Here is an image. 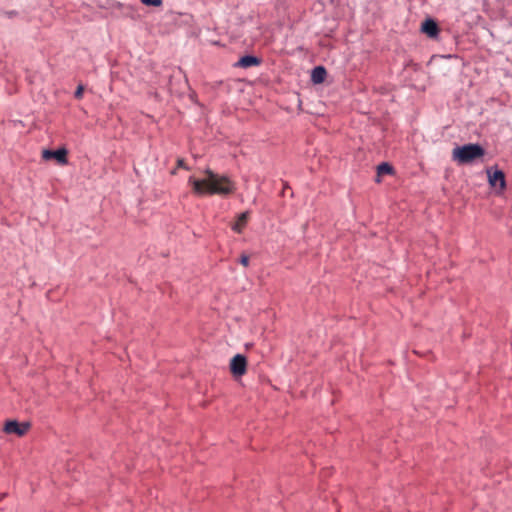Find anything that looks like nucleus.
I'll use <instances>...</instances> for the list:
<instances>
[{
    "instance_id": "6",
    "label": "nucleus",
    "mask_w": 512,
    "mask_h": 512,
    "mask_svg": "<svg viewBox=\"0 0 512 512\" xmlns=\"http://www.w3.org/2000/svg\"><path fill=\"white\" fill-rule=\"evenodd\" d=\"M489 183L491 186L499 185L501 189L505 188V175L500 170H495L494 172L488 171Z\"/></svg>"
},
{
    "instance_id": "12",
    "label": "nucleus",
    "mask_w": 512,
    "mask_h": 512,
    "mask_svg": "<svg viewBox=\"0 0 512 512\" xmlns=\"http://www.w3.org/2000/svg\"><path fill=\"white\" fill-rule=\"evenodd\" d=\"M147 6L159 7L162 5V0H141Z\"/></svg>"
},
{
    "instance_id": "10",
    "label": "nucleus",
    "mask_w": 512,
    "mask_h": 512,
    "mask_svg": "<svg viewBox=\"0 0 512 512\" xmlns=\"http://www.w3.org/2000/svg\"><path fill=\"white\" fill-rule=\"evenodd\" d=\"M326 75V69L323 66H317L312 70L311 80L315 84H320L325 80Z\"/></svg>"
},
{
    "instance_id": "14",
    "label": "nucleus",
    "mask_w": 512,
    "mask_h": 512,
    "mask_svg": "<svg viewBox=\"0 0 512 512\" xmlns=\"http://www.w3.org/2000/svg\"><path fill=\"white\" fill-rule=\"evenodd\" d=\"M249 256L246 255V254H242L240 256V263L244 266V267H248L249 266Z\"/></svg>"
},
{
    "instance_id": "1",
    "label": "nucleus",
    "mask_w": 512,
    "mask_h": 512,
    "mask_svg": "<svg viewBox=\"0 0 512 512\" xmlns=\"http://www.w3.org/2000/svg\"><path fill=\"white\" fill-rule=\"evenodd\" d=\"M188 183L192 186V191L197 196L220 195L226 196L235 192V183L227 176L220 175L210 169L204 171V177L197 179L189 177Z\"/></svg>"
},
{
    "instance_id": "13",
    "label": "nucleus",
    "mask_w": 512,
    "mask_h": 512,
    "mask_svg": "<svg viewBox=\"0 0 512 512\" xmlns=\"http://www.w3.org/2000/svg\"><path fill=\"white\" fill-rule=\"evenodd\" d=\"M83 92H84V86L83 85H79L75 91V98L77 99H81L82 96H83Z\"/></svg>"
},
{
    "instance_id": "9",
    "label": "nucleus",
    "mask_w": 512,
    "mask_h": 512,
    "mask_svg": "<svg viewBox=\"0 0 512 512\" xmlns=\"http://www.w3.org/2000/svg\"><path fill=\"white\" fill-rule=\"evenodd\" d=\"M260 62H261L260 59L257 57L251 56V55H246L239 59V61L237 62V66L242 67V68H249L252 66L259 65Z\"/></svg>"
},
{
    "instance_id": "2",
    "label": "nucleus",
    "mask_w": 512,
    "mask_h": 512,
    "mask_svg": "<svg viewBox=\"0 0 512 512\" xmlns=\"http://www.w3.org/2000/svg\"><path fill=\"white\" fill-rule=\"evenodd\" d=\"M485 155V150L479 144H465L452 150V159L458 164H469Z\"/></svg>"
},
{
    "instance_id": "3",
    "label": "nucleus",
    "mask_w": 512,
    "mask_h": 512,
    "mask_svg": "<svg viewBox=\"0 0 512 512\" xmlns=\"http://www.w3.org/2000/svg\"><path fill=\"white\" fill-rule=\"evenodd\" d=\"M230 371L235 377L242 376L247 371V360L246 357L237 354L230 361Z\"/></svg>"
},
{
    "instance_id": "5",
    "label": "nucleus",
    "mask_w": 512,
    "mask_h": 512,
    "mask_svg": "<svg viewBox=\"0 0 512 512\" xmlns=\"http://www.w3.org/2000/svg\"><path fill=\"white\" fill-rule=\"evenodd\" d=\"M67 153L65 148H60L56 151L45 149L42 151V158L44 160L55 159L59 164L66 165L68 163Z\"/></svg>"
},
{
    "instance_id": "4",
    "label": "nucleus",
    "mask_w": 512,
    "mask_h": 512,
    "mask_svg": "<svg viewBox=\"0 0 512 512\" xmlns=\"http://www.w3.org/2000/svg\"><path fill=\"white\" fill-rule=\"evenodd\" d=\"M29 427V423H19L16 420H9L5 423L3 430L7 434H15L21 437L27 433Z\"/></svg>"
},
{
    "instance_id": "11",
    "label": "nucleus",
    "mask_w": 512,
    "mask_h": 512,
    "mask_svg": "<svg viewBox=\"0 0 512 512\" xmlns=\"http://www.w3.org/2000/svg\"><path fill=\"white\" fill-rule=\"evenodd\" d=\"M392 172H393V168L388 163H381L377 167V176L378 177H381V176L387 175V174H392Z\"/></svg>"
},
{
    "instance_id": "15",
    "label": "nucleus",
    "mask_w": 512,
    "mask_h": 512,
    "mask_svg": "<svg viewBox=\"0 0 512 512\" xmlns=\"http://www.w3.org/2000/svg\"><path fill=\"white\" fill-rule=\"evenodd\" d=\"M177 167L178 168H184V169H188V167L185 165V162L183 159H178L177 160Z\"/></svg>"
},
{
    "instance_id": "8",
    "label": "nucleus",
    "mask_w": 512,
    "mask_h": 512,
    "mask_svg": "<svg viewBox=\"0 0 512 512\" xmlns=\"http://www.w3.org/2000/svg\"><path fill=\"white\" fill-rule=\"evenodd\" d=\"M422 31L429 37H436L439 29L437 23L432 19H427L422 23Z\"/></svg>"
},
{
    "instance_id": "7",
    "label": "nucleus",
    "mask_w": 512,
    "mask_h": 512,
    "mask_svg": "<svg viewBox=\"0 0 512 512\" xmlns=\"http://www.w3.org/2000/svg\"><path fill=\"white\" fill-rule=\"evenodd\" d=\"M250 213L245 211L238 215L236 222L231 226L232 230L236 233H242L247 225Z\"/></svg>"
}]
</instances>
